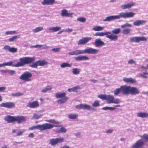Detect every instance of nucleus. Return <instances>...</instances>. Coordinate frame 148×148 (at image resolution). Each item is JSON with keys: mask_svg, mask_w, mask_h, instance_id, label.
Masks as SVG:
<instances>
[{"mask_svg": "<svg viewBox=\"0 0 148 148\" xmlns=\"http://www.w3.org/2000/svg\"><path fill=\"white\" fill-rule=\"evenodd\" d=\"M92 29L95 31H101L104 29V27L99 26H96L94 27Z\"/></svg>", "mask_w": 148, "mask_h": 148, "instance_id": "obj_31", "label": "nucleus"}, {"mask_svg": "<svg viewBox=\"0 0 148 148\" xmlns=\"http://www.w3.org/2000/svg\"><path fill=\"white\" fill-rule=\"evenodd\" d=\"M61 29V27H49L47 28L46 30L47 32H57L60 30Z\"/></svg>", "mask_w": 148, "mask_h": 148, "instance_id": "obj_16", "label": "nucleus"}, {"mask_svg": "<svg viewBox=\"0 0 148 148\" xmlns=\"http://www.w3.org/2000/svg\"><path fill=\"white\" fill-rule=\"evenodd\" d=\"M42 45H35L32 46H31V47H33L35 48H41L42 47Z\"/></svg>", "mask_w": 148, "mask_h": 148, "instance_id": "obj_62", "label": "nucleus"}, {"mask_svg": "<svg viewBox=\"0 0 148 148\" xmlns=\"http://www.w3.org/2000/svg\"><path fill=\"white\" fill-rule=\"evenodd\" d=\"M17 49L14 47H11L10 48L9 52L11 53H16L17 51Z\"/></svg>", "mask_w": 148, "mask_h": 148, "instance_id": "obj_51", "label": "nucleus"}, {"mask_svg": "<svg viewBox=\"0 0 148 148\" xmlns=\"http://www.w3.org/2000/svg\"><path fill=\"white\" fill-rule=\"evenodd\" d=\"M20 62L15 64L16 67L23 66L25 65L30 63L35 60L34 57H24L19 58Z\"/></svg>", "mask_w": 148, "mask_h": 148, "instance_id": "obj_2", "label": "nucleus"}, {"mask_svg": "<svg viewBox=\"0 0 148 148\" xmlns=\"http://www.w3.org/2000/svg\"><path fill=\"white\" fill-rule=\"evenodd\" d=\"M141 137L144 139L145 140L148 141V135L145 134Z\"/></svg>", "mask_w": 148, "mask_h": 148, "instance_id": "obj_56", "label": "nucleus"}, {"mask_svg": "<svg viewBox=\"0 0 148 148\" xmlns=\"http://www.w3.org/2000/svg\"><path fill=\"white\" fill-rule=\"evenodd\" d=\"M39 106L38 102L36 101L32 102H29L27 104L26 107L31 108H35L38 107Z\"/></svg>", "mask_w": 148, "mask_h": 148, "instance_id": "obj_12", "label": "nucleus"}, {"mask_svg": "<svg viewBox=\"0 0 148 148\" xmlns=\"http://www.w3.org/2000/svg\"><path fill=\"white\" fill-rule=\"evenodd\" d=\"M82 60H88L89 59V58L86 56H82Z\"/></svg>", "mask_w": 148, "mask_h": 148, "instance_id": "obj_61", "label": "nucleus"}, {"mask_svg": "<svg viewBox=\"0 0 148 148\" xmlns=\"http://www.w3.org/2000/svg\"><path fill=\"white\" fill-rule=\"evenodd\" d=\"M130 86H121L122 91L124 94H130Z\"/></svg>", "mask_w": 148, "mask_h": 148, "instance_id": "obj_15", "label": "nucleus"}, {"mask_svg": "<svg viewBox=\"0 0 148 148\" xmlns=\"http://www.w3.org/2000/svg\"><path fill=\"white\" fill-rule=\"evenodd\" d=\"M15 60H13L10 62L3 63L4 66H11L13 67H16L15 64H13L12 63Z\"/></svg>", "mask_w": 148, "mask_h": 148, "instance_id": "obj_37", "label": "nucleus"}, {"mask_svg": "<svg viewBox=\"0 0 148 148\" xmlns=\"http://www.w3.org/2000/svg\"><path fill=\"white\" fill-rule=\"evenodd\" d=\"M132 26L131 24L128 23H126L123 25H121V27L122 28L124 29L126 27H131Z\"/></svg>", "mask_w": 148, "mask_h": 148, "instance_id": "obj_50", "label": "nucleus"}, {"mask_svg": "<svg viewBox=\"0 0 148 148\" xmlns=\"http://www.w3.org/2000/svg\"><path fill=\"white\" fill-rule=\"evenodd\" d=\"M121 91H122L121 87L120 88L116 89L114 91V95H117L120 93Z\"/></svg>", "mask_w": 148, "mask_h": 148, "instance_id": "obj_44", "label": "nucleus"}, {"mask_svg": "<svg viewBox=\"0 0 148 148\" xmlns=\"http://www.w3.org/2000/svg\"><path fill=\"white\" fill-rule=\"evenodd\" d=\"M135 14V13L133 12H122L120 13L118 15H111L108 16L103 19V21L104 22L110 21L121 18H132L133 17Z\"/></svg>", "mask_w": 148, "mask_h": 148, "instance_id": "obj_1", "label": "nucleus"}, {"mask_svg": "<svg viewBox=\"0 0 148 148\" xmlns=\"http://www.w3.org/2000/svg\"><path fill=\"white\" fill-rule=\"evenodd\" d=\"M123 80L125 82L127 83L130 82L131 83H133L136 82V80L132 78L124 77L123 78Z\"/></svg>", "mask_w": 148, "mask_h": 148, "instance_id": "obj_28", "label": "nucleus"}, {"mask_svg": "<svg viewBox=\"0 0 148 148\" xmlns=\"http://www.w3.org/2000/svg\"><path fill=\"white\" fill-rule=\"evenodd\" d=\"M99 50L91 47H88L84 50V53H88L92 55L96 54L98 53Z\"/></svg>", "mask_w": 148, "mask_h": 148, "instance_id": "obj_11", "label": "nucleus"}, {"mask_svg": "<svg viewBox=\"0 0 148 148\" xmlns=\"http://www.w3.org/2000/svg\"><path fill=\"white\" fill-rule=\"evenodd\" d=\"M75 59L76 61H80L82 60V56H79L75 57Z\"/></svg>", "mask_w": 148, "mask_h": 148, "instance_id": "obj_60", "label": "nucleus"}, {"mask_svg": "<svg viewBox=\"0 0 148 148\" xmlns=\"http://www.w3.org/2000/svg\"><path fill=\"white\" fill-rule=\"evenodd\" d=\"M55 125L50 123H46L42 125H38L29 128V129L33 130L34 129H39L40 131L49 129L52 128Z\"/></svg>", "mask_w": 148, "mask_h": 148, "instance_id": "obj_4", "label": "nucleus"}, {"mask_svg": "<svg viewBox=\"0 0 148 148\" xmlns=\"http://www.w3.org/2000/svg\"><path fill=\"white\" fill-rule=\"evenodd\" d=\"M37 61L39 66H44L47 65L48 64V62L45 60H39Z\"/></svg>", "mask_w": 148, "mask_h": 148, "instance_id": "obj_27", "label": "nucleus"}, {"mask_svg": "<svg viewBox=\"0 0 148 148\" xmlns=\"http://www.w3.org/2000/svg\"><path fill=\"white\" fill-rule=\"evenodd\" d=\"M32 76V74L29 71H25L20 77V79L26 82L31 81V78Z\"/></svg>", "mask_w": 148, "mask_h": 148, "instance_id": "obj_7", "label": "nucleus"}, {"mask_svg": "<svg viewBox=\"0 0 148 148\" xmlns=\"http://www.w3.org/2000/svg\"><path fill=\"white\" fill-rule=\"evenodd\" d=\"M128 63L129 64H136V62L134 60L132 59H130L128 61Z\"/></svg>", "mask_w": 148, "mask_h": 148, "instance_id": "obj_57", "label": "nucleus"}, {"mask_svg": "<svg viewBox=\"0 0 148 148\" xmlns=\"http://www.w3.org/2000/svg\"><path fill=\"white\" fill-rule=\"evenodd\" d=\"M25 131L24 130H18L17 132V135L18 136H20L21 135L22 133Z\"/></svg>", "mask_w": 148, "mask_h": 148, "instance_id": "obj_54", "label": "nucleus"}, {"mask_svg": "<svg viewBox=\"0 0 148 148\" xmlns=\"http://www.w3.org/2000/svg\"><path fill=\"white\" fill-rule=\"evenodd\" d=\"M23 95V93L21 92H19L18 93H16L12 94V95L15 97H18L20 96H22Z\"/></svg>", "mask_w": 148, "mask_h": 148, "instance_id": "obj_53", "label": "nucleus"}, {"mask_svg": "<svg viewBox=\"0 0 148 148\" xmlns=\"http://www.w3.org/2000/svg\"><path fill=\"white\" fill-rule=\"evenodd\" d=\"M73 14V13H69L67 10L64 9L62 10L61 14L62 16L71 17L72 16Z\"/></svg>", "mask_w": 148, "mask_h": 148, "instance_id": "obj_20", "label": "nucleus"}, {"mask_svg": "<svg viewBox=\"0 0 148 148\" xmlns=\"http://www.w3.org/2000/svg\"><path fill=\"white\" fill-rule=\"evenodd\" d=\"M140 91L136 87H131L130 86V94L132 95H136L139 94Z\"/></svg>", "mask_w": 148, "mask_h": 148, "instance_id": "obj_17", "label": "nucleus"}, {"mask_svg": "<svg viewBox=\"0 0 148 148\" xmlns=\"http://www.w3.org/2000/svg\"><path fill=\"white\" fill-rule=\"evenodd\" d=\"M42 49H45L49 48V47L45 45H42Z\"/></svg>", "mask_w": 148, "mask_h": 148, "instance_id": "obj_63", "label": "nucleus"}, {"mask_svg": "<svg viewBox=\"0 0 148 148\" xmlns=\"http://www.w3.org/2000/svg\"><path fill=\"white\" fill-rule=\"evenodd\" d=\"M107 95H100L97 96L98 98L103 100H106Z\"/></svg>", "mask_w": 148, "mask_h": 148, "instance_id": "obj_49", "label": "nucleus"}, {"mask_svg": "<svg viewBox=\"0 0 148 148\" xmlns=\"http://www.w3.org/2000/svg\"><path fill=\"white\" fill-rule=\"evenodd\" d=\"M33 115L34 116L32 118L36 119H38L41 118L42 116V114L38 115L37 114L35 113Z\"/></svg>", "mask_w": 148, "mask_h": 148, "instance_id": "obj_47", "label": "nucleus"}, {"mask_svg": "<svg viewBox=\"0 0 148 148\" xmlns=\"http://www.w3.org/2000/svg\"><path fill=\"white\" fill-rule=\"evenodd\" d=\"M81 69L77 68H73L72 70V73L75 75L79 74L81 72Z\"/></svg>", "mask_w": 148, "mask_h": 148, "instance_id": "obj_30", "label": "nucleus"}, {"mask_svg": "<svg viewBox=\"0 0 148 148\" xmlns=\"http://www.w3.org/2000/svg\"><path fill=\"white\" fill-rule=\"evenodd\" d=\"M138 117L142 118H145L148 117V114L145 112H139L136 113Z\"/></svg>", "mask_w": 148, "mask_h": 148, "instance_id": "obj_26", "label": "nucleus"}, {"mask_svg": "<svg viewBox=\"0 0 148 148\" xmlns=\"http://www.w3.org/2000/svg\"><path fill=\"white\" fill-rule=\"evenodd\" d=\"M10 47L9 45H5L3 48V49L5 51H8L9 52Z\"/></svg>", "mask_w": 148, "mask_h": 148, "instance_id": "obj_55", "label": "nucleus"}, {"mask_svg": "<svg viewBox=\"0 0 148 148\" xmlns=\"http://www.w3.org/2000/svg\"><path fill=\"white\" fill-rule=\"evenodd\" d=\"M61 68H64L66 67H71V64L68 63L64 62L62 63L60 65Z\"/></svg>", "mask_w": 148, "mask_h": 148, "instance_id": "obj_33", "label": "nucleus"}, {"mask_svg": "<svg viewBox=\"0 0 148 148\" xmlns=\"http://www.w3.org/2000/svg\"><path fill=\"white\" fill-rule=\"evenodd\" d=\"M66 132V130L65 127H62L59 130H58V133H65Z\"/></svg>", "mask_w": 148, "mask_h": 148, "instance_id": "obj_42", "label": "nucleus"}, {"mask_svg": "<svg viewBox=\"0 0 148 148\" xmlns=\"http://www.w3.org/2000/svg\"><path fill=\"white\" fill-rule=\"evenodd\" d=\"M144 142L142 139L137 141L133 145V148H140L144 144Z\"/></svg>", "mask_w": 148, "mask_h": 148, "instance_id": "obj_18", "label": "nucleus"}, {"mask_svg": "<svg viewBox=\"0 0 148 148\" xmlns=\"http://www.w3.org/2000/svg\"><path fill=\"white\" fill-rule=\"evenodd\" d=\"M113 132V130L112 129H109L107 130L106 131V133L107 134H111Z\"/></svg>", "mask_w": 148, "mask_h": 148, "instance_id": "obj_64", "label": "nucleus"}, {"mask_svg": "<svg viewBox=\"0 0 148 148\" xmlns=\"http://www.w3.org/2000/svg\"><path fill=\"white\" fill-rule=\"evenodd\" d=\"M131 32V29H125L123 31V34L124 35H127L130 34Z\"/></svg>", "mask_w": 148, "mask_h": 148, "instance_id": "obj_41", "label": "nucleus"}, {"mask_svg": "<svg viewBox=\"0 0 148 148\" xmlns=\"http://www.w3.org/2000/svg\"><path fill=\"white\" fill-rule=\"evenodd\" d=\"M38 66V65L37 64V61H36L35 62L29 65L30 66L34 68H37Z\"/></svg>", "mask_w": 148, "mask_h": 148, "instance_id": "obj_52", "label": "nucleus"}, {"mask_svg": "<svg viewBox=\"0 0 148 148\" xmlns=\"http://www.w3.org/2000/svg\"><path fill=\"white\" fill-rule=\"evenodd\" d=\"M110 32H97L95 34L94 36H106V37L113 41H115L118 40V36L114 34H110Z\"/></svg>", "mask_w": 148, "mask_h": 148, "instance_id": "obj_3", "label": "nucleus"}, {"mask_svg": "<svg viewBox=\"0 0 148 148\" xmlns=\"http://www.w3.org/2000/svg\"><path fill=\"white\" fill-rule=\"evenodd\" d=\"M51 89V86H47L46 87L43 88H42L41 90V91L42 92L45 93L48 91L50 90Z\"/></svg>", "mask_w": 148, "mask_h": 148, "instance_id": "obj_34", "label": "nucleus"}, {"mask_svg": "<svg viewBox=\"0 0 148 148\" xmlns=\"http://www.w3.org/2000/svg\"><path fill=\"white\" fill-rule=\"evenodd\" d=\"M100 106L99 102L97 101H95L92 104V106L94 107H97Z\"/></svg>", "mask_w": 148, "mask_h": 148, "instance_id": "obj_43", "label": "nucleus"}, {"mask_svg": "<svg viewBox=\"0 0 148 148\" xmlns=\"http://www.w3.org/2000/svg\"><path fill=\"white\" fill-rule=\"evenodd\" d=\"M20 35H15L12 37L11 38L8 39V41L10 42H12L14 41H16V40L18 38H19L20 37Z\"/></svg>", "mask_w": 148, "mask_h": 148, "instance_id": "obj_32", "label": "nucleus"}, {"mask_svg": "<svg viewBox=\"0 0 148 148\" xmlns=\"http://www.w3.org/2000/svg\"><path fill=\"white\" fill-rule=\"evenodd\" d=\"M75 108L77 109H85L88 110H94L95 109L94 108L89 106V105L84 103L80 104L77 105L75 106Z\"/></svg>", "mask_w": 148, "mask_h": 148, "instance_id": "obj_8", "label": "nucleus"}, {"mask_svg": "<svg viewBox=\"0 0 148 148\" xmlns=\"http://www.w3.org/2000/svg\"><path fill=\"white\" fill-rule=\"evenodd\" d=\"M16 33V31L15 30L14 31H6L5 33V34L6 35H13Z\"/></svg>", "mask_w": 148, "mask_h": 148, "instance_id": "obj_46", "label": "nucleus"}, {"mask_svg": "<svg viewBox=\"0 0 148 148\" xmlns=\"http://www.w3.org/2000/svg\"><path fill=\"white\" fill-rule=\"evenodd\" d=\"M80 89V87L79 86H77L71 88H69L68 89V91L69 92H71L72 91L74 92H77L78 90Z\"/></svg>", "mask_w": 148, "mask_h": 148, "instance_id": "obj_29", "label": "nucleus"}, {"mask_svg": "<svg viewBox=\"0 0 148 148\" xmlns=\"http://www.w3.org/2000/svg\"><path fill=\"white\" fill-rule=\"evenodd\" d=\"M106 100L108 104L114 103L118 104L121 102L120 99L118 98H115L113 96L110 95H107Z\"/></svg>", "mask_w": 148, "mask_h": 148, "instance_id": "obj_6", "label": "nucleus"}, {"mask_svg": "<svg viewBox=\"0 0 148 148\" xmlns=\"http://www.w3.org/2000/svg\"><path fill=\"white\" fill-rule=\"evenodd\" d=\"M78 21L81 22L82 23H84L86 21V19L83 17L77 18V19Z\"/></svg>", "mask_w": 148, "mask_h": 148, "instance_id": "obj_45", "label": "nucleus"}, {"mask_svg": "<svg viewBox=\"0 0 148 148\" xmlns=\"http://www.w3.org/2000/svg\"><path fill=\"white\" fill-rule=\"evenodd\" d=\"M66 94L65 92L61 93L59 92L56 93V97L57 99L61 98L57 101V102L59 104L63 103L66 102L68 99L69 98L66 96Z\"/></svg>", "mask_w": 148, "mask_h": 148, "instance_id": "obj_5", "label": "nucleus"}, {"mask_svg": "<svg viewBox=\"0 0 148 148\" xmlns=\"http://www.w3.org/2000/svg\"><path fill=\"white\" fill-rule=\"evenodd\" d=\"M16 71L14 70L8 69L7 74H9L10 75L12 76L15 74Z\"/></svg>", "mask_w": 148, "mask_h": 148, "instance_id": "obj_48", "label": "nucleus"}, {"mask_svg": "<svg viewBox=\"0 0 148 148\" xmlns=\"http://www.w3.org/2000/svg\"><path fill=\"white\" fill-rule=\"evenodd\" d=\"M105 44V43L101 40L100 38L96 39L95 40V45L96 47L103 46Z\"/></svg>", "mask_w": 148, "mask_h": 148, "instance_id": "obj_22", "label": "nucleus"}, {"mask_svg": "<svg viewBox=\"0 0 148 148\" xmlns=\"http://www.w3.org/2000/svg\"><path fill=\"white\" fill-rule=\"evenodd\" d=\"M78 116L77 114H70L68 115V118L72 119H76L77 117Z\"/></svg>", "mask_w": 148, "mask_h": 148, "instance_id": "obj_36", "label": "nucleus"}, {"mask_svg": "<svg viewBox=\"0 0 148 148\" xmlns=\"http://www.w3.org/2000/svg\"><path fill=\"white\" fill-rule=\"evenodd\" d=\"M92 38L90 37H84L80 39L78 42V45H84L91 40Z\"/></svg>", "mask_w": 148, "mask_h": 148, "instance_id": "obj_14", "label": "nucleus"}, {"mask_svg": "<svg viewBox=\"0 0 148 148\" xmlns=\"http://www.w3.org/2000/svg\"><path fill=\"white\" fill-rule=\"evenodd\" d=\"M75 55L84 54V50H76L74 51Z\"/></svg>", "mask_w": 148, "mask_h": 148, "instance_id": "obj_39", "label": "nucleus"}, {"mask_svg": "<svg viewBox=\"0 0 148 148\" xmlns=\"http://www.w3.org/2000/svg\"><path fill=\"white\" fill-rule=\"evenodd\" d=\"M0 106L1 107L11 108L14 107H15V104L13 102H6L5 103H2L0 104Z\"/></svg>", "mask_w": 148, "mask_h": 148, "instance_id": "obj_13", "label": "nucleus"}, {"mask_svg": "<svg viewBox=\"0 0 148 148\" xmlns=\"http://www.w3.org/2000/svg\"><path fill=\"white\" fill-rule=\"evenodd\" d=\"M103 110H114L115 109V108H114L113 107H103L102 109Z\"/></svg>", "mask_w": 148, "mask_h": 148, "instance_id": "obj_40", "label": "nucleus"}, {"mask_svg": "<svg viewBox=\"0 0 148 148\" xmlns=\"http://www.w3.org/2000/svg\"><path fill=\"white\" fill-rule=\"evenodd\" d=\"M43 29V28L42 27H38L33 29V31L34 33H36L42 31Z\"/></svg>", "mask_w": 148, "mask_h": 148, "instance_id": "obj_38", "label": "nucleus"}, {"mask_svg": "<svg viewBox=\"0 0 148 148\" xmlns=\"http://www.w3.org/2000/svg\"><path fill=\"white\" fill-rule=\"evenodd\" d=\"M55 1V0H43L41 3L44 5H49L53 4Z\"/></svg>", "mask_w": 148, "mask_h": 148, "instance_id": "obj_25", "label": "nucleus"}, {"mask_svg": "<svg viewBox=\"0 0 148 148\" xmlns=\"http://www.w3.org/2000/svg\"><path fill=\"white\" fill-rule=\"evenodd\" d=\"M25 121V118L23 116H15V121H16L18 123H21Z\"/></svg>", "mask_w": 148, "mask_h": 148, "instance_id": "obj_19", "label": "nucleus"}, {"mask_svg": "<svg viewBox=\"0 0 148 148\" xmlns=\"http://www.w3.org/2000/svg\"><path fill=\"white\" fill-rule=\"evenodd\" d=\"M147 38L145 37L136 36L130 38V40L131 42L138 43L140 41H146Z\"/></svg>", "mask_w": 148, "mask_h": 148, "instance_id": "obj_10", "label": "nucleus"}, {"mask_svg": "<svg viewBox=\"0 0 148 148\" xmlns=\"http://www.w3.org/2000/svg\"><path fill=\"white\" fill-rule=\"evenodd\" d=\"M60 49L61 48H53L51 50L55 52H59L60 51Z\"/></svg>", "mask_w": 148, "mask_h": 148, "instance_id": "obj_59", "label": "nucleus"}, {"mask_svg": "<svg viewBox=\"0 0 148 148\" xmlns=\"http://www.w3.org/2000/svg\"><path fill=\"white\" fill-rule=\"evenodd\" d=\"M121 32V29H120L119 28H116L114 30L112 31V32L113 34L115 35H116L119 34ZM112 34H111L110 35Z\"/></svg>", "mask_w": 148, "mask_h": 148, "instance_id": "obj_35", "label": "nucleus"}, {"mask_svg": "<svg viewBox=\"0 0 148 148\" xmlns=\"http://www.w3.org/2000/svg\"><path fill=\"white\" fill-rule=\"evenodd\" d=\"M5 121L8 123H12L15 122V116H7L5 117Z\"/></svg>", "mask_w": 148, "mask_h": 148, "instance_id": "obj_23", "label": "nucleus"}, {"mask_svg": "<svg viewBox=\"0 0 148 148\" xmlns=\"http://www.w3.org/2000/svg\"><path fill=\"white\" fill-rule=\"evenodd\" d=\"M135 5V3H129L126 4L122 5H121V8L123 10L129 9L131 8L132 6Z\"/></svg>", "mask_w": 148, "mask_h": 148, "instance_id": "obj_21", "label": "nucleus"}, {"mask_svg": "<svg viewBox=\"0 0 148 148\" xmlns=\"http://www.w3.org/2000/svg\"><path fill=\"white\" fill-rule=\"evenodd\" d=\"M64 138H51L49 140V144L52 146H54L58 143L63 142Z\"/></svg>", "mask_w": 148, "mask_h": 148, "instance_id": "obj_9", "label": "nucleus"}, {"mask_svg": "<svg viewBox=\"0 0 148 148\" xmlns=\"http://www.w3.org/2000/svg\"><path fill=\"white\" fill-rule=\"evenodd\" d=\"M146 22L145 20H137L134 22L133 24L136 26H139L144 24Z\"/></svg>", "mask_w": 148, "mask_h": 148, "instance_id": "obj_24", "label": "nucleus"}, {"mask_svg": "<svg viewBox=\"0 0 148 148\" xmlns=\"http://www.w3.org/2000/svg\"><path fill=\"white\" fill-rule=\"evenodd\" d=\"M47 121L48 122L53 123L54 124H57L58 123V121H56L53 119H50Z\"/></svg>", "mask_w": 148, "mask_h": 148, "instance_id": "obj_58", "label": "nucleus"}]
</instances>
